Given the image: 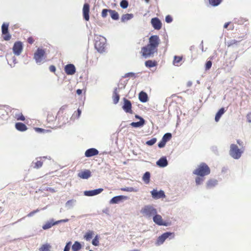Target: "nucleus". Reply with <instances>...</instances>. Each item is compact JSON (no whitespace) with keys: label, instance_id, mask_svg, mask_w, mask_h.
Instances as JSON below:
<instances>
[{"label":"nucleus","instance_id":"f257e3e1","mask_svg":"<svg viewBox=\"0 0 251 251\" xmlns=\"http://www.w3.org/2000/svg\"><path fill=\"white\" fill-rule=\"evenodd\" d=\"M140 213L143 216L147 219H151L153 217L154 215L157 213L156 209L151 204L145 205L140 210Z\"/></svg>","mask_w":251,"mask_h":251},{"label":"nucleus","instance_id":"f03ea898","mask_svg":"<svg viewBox=\"0 0 251 251\" xmlns=\"http://www.w3.org/2000/svg\"><path fill=\"white\" fill-rule=\"evenodd\" d=\"M210 170L208 165L205 163H201L198 168L193 172V174L200 176H204L209 175Z\"/></svg>","mask_w":251,"mask_h":251},{"label":"nucleus","instance_id":"7ed1b4c3","mask_svg":"<svg viewBox=\"0 0 251 251\" xmlns=\"http://www.w3.org/2000/svg\"><path fill=\"white\" fill-rule=\"evenodd\" d=\"M95 47L97 51L100 53H102L105 51L106 39L101 36H96Z\"/></svg>","mask_w":251,"mask_h":251},{"label":"nucleus","instance_id":"20e7f679","mask_svg":"<svg viewBox=\"0 0 251 251\" xmlns=\"http://www.w3.org/2000/svg\"><path fill=\"white\" fill-rule=\"evenodd\" d=\"M244 151L240 149L237 145L234 144H231L230 146V150L229 151V154L230 156L234 159H239Z\"/></svg>","mask_w":251,"mask_h":251},{"label":"nucleus","instance_id":"39448f33","mask_svg":"<svg viewBox=\"0 0 251 251\" xmlns=\"http://www.w3.org/2000/svg\"><path fill=\"white\" fill-rule=\"evenodd\" d=\"M157 50L149 46L143 47L141 49V52L142 56L145 58H148L153 57L155 53H157Z\"/></svg>","mask_w":251,"mask_h":251},{"label":"nucleus","instance_id":"423d86ee","mask_svg":"<svg viewBox=\"0 0 251 251\" xmlns=\"http://www.w3.org/2000/svg\"><path fill=\"white\" fill-rule=\"evenodd\" d=\"M45 51L44 50L38 48L34 53V59L36 63L41 64L46 61Z\"/></svg>","mask_w":251,"mask_h":251},{"label":"nucleus","instance_id":"0eeeda50","mask_svg":"<svg viewBox=\"0 0 251 251\" xmlns=\"http://www.w3.org/2000/svg\"><path fill=\"white\" fill-rule=\"evenodd\" d=\"M160 39L158 35H151L149 39V46L157 50L160 44Z\"/></svg>","mask_w":251,"mask_h":251},{"label":"nucleus","instance_id":"6e6552de","mask_svg":"<svg viewBox=\"0 0 251 251\" xmlns=\"http://www.w3.org/2000/svg\"><path fill=\"white\" fill-rule=\"evenodd\" d=\"M9 23H3L1 25V32L3 36V39L5 41H9L11 38V35L8 32Z\"/></svg>","mask_w":251,"mask_h":251},{"label":"nucleus","instance_id":"1a4fd4ad","mask_svg":"<svg viewBox=\"0 0 251 251\" xmlns=\"http://www.w3.org/2000/svg\"><path fill=\"white\" fill-rule=\"evenodd\" d=\"M173 234V233L170 232H166L164 233L161 236H159L158 237L155 242V245L156 246H160L162 245L168 238H169Z\"/></svg>","mask_w":251,"mask_h":251},{"label":"nucleus","instance_id":"9d476101","mask_svg":"<svg viewBox=\"0 0 251 251\" xmlns=\"http://www.w3.org/2000/svg\"><path fill=\"white\" fill-rule=\"evenodd\" d=\"M23 49V44L21 42L18 41L16 42L13 47V53L16 55H20Z\"/></svg>","mask_w":251,"mask_h":251},{"label":"nucleus","instance_id":"9b49d317","mask_svg":"<svg viewBox=\"0 0 251 251\" xmlns=\"http://www.w3.org/2000/svg\"><path fill=\"white\" fill-rule=\"evenodd\" d=\"M128 197L123 195L116 196L113 197L110 201V204H118L124 201L127 200Z\"/></svg>","mask_w":251,"mask_h":251},{"label":"nucleus","instance_id":"f8f14e48","mask_svg":"<svg viewBox=\"0 0 251 251\" xmlns=\"http://www.w3.org/2000/svg\"><path fill=\"white\" fill-rule=\"evenodd\" d=\"M152 197L155 200H158L165 197V193L163 190L157 191L156 189H153L151 192Z\"/></svg>","mask_w":251,"mask_h":251},{"label":"nucleus","instance_id":"ddd939ff","mask_svg":"<svg viewBox=\"0 0 251 251\" xmlns=\"http://www.w3.org/2000/svg\"><path fill=\"white\" fill-rule=\"evenodd\" d=\"M152 219L153 222L157 225L164 226H168V224L163 221L161 216L157 214V213L154 215V216L152 217Z\"/></svg>","mask_w":251,"mask_h":251},{"label":"nucleus","instance_id":"4468645a","mask_svg":"<svg viewBox=\"0 0 251 251\" xmlns=\"http://www.w3.org/2000/svg\"><path fill=\"white\" fill-rule=\"evenodd\" d=\"M131 105V103L130 100L126 98H124V105L122 108L126 113H132Z\"/></svg>","mask_w":251,"mask_h":251},{"label":"nucleus","instance_id":"2eb2a0df","mask_svg":"<svg viewBox=\"0 0 251 251\" xmlns=\"http://www.w3.org/2000/svg\"><path fill=\"white\" fill-rule=\"evenodd\" d=\"M151 24L152 27L155 30H159L162 27V23L161 21L157 17L153 18L151 19Z\"/></svg>","mask_w":251,"mask_h":251},{"label":"nucleus","instance_id":"dca6fc26","mask_svg":"<svg viewBox=\"0 0 251 251\" xmlns=\"http://www.w3.org/2000/svg\"><path fill=\"white\" fill-rule=\"evenodd\" d=\"M64 70L65 73L68 75H73L76 71L75 65L72 64L66 65L65 66Z\"/></svg>","mask_w":251,"mask_h":251},{"label":"nucleus","instance_id":"f3484780","mask_svg":"<svg viewBox=\"0 0 251 251\" xmlns=\"http://www.w3.org/2000/svg\"><path fill=\"white\" fill-rule=\"evenodd\" d=\"M89 11L90 5L88 3H85L83 5L82 12L83 18L87 21L89 20Z\"/></svg>","mask_w":251,"mask_h":251},{"label":"nucleus","instance_id":"a211bd4d","mask_svg":"<svg viewBox=\"0 0 251 251\" xmlns=\"http://www.w3.org/2000/svg\"><path fill=\"white\" fill-rule=\"evenodd\" d=\"M103 190V189L102 188H98L92 190L85 191L84 192V194L86 196H94L100 194Z\"/></svg>","mask_w":251,"mask_h":251},{"label":"nucleus","instance_id":"6ab92c4d","mask_svg":"<svg viewBox=\"0 0 251 251\" xmlns=\"http://www.w3.org/2000/svg\"><path fill=\"white\" fill-rule=\"evenodd\" d=\"M99 151L95 148H90L87 150L85 152V156L87 157H92L98 155Z\"/></svg>","mask_w":251,"mask_h":251},{"label":"nucleus","instance_id":"aec40b11","mask_svg":"<svg viewBox=\"0 0 251 251\" xmlns=\"http://www.w3.org/2000/svg\"><path fill=\"white\" fill-rule=\"evenodd\" d=\"M168 164V160L166 157L163 156L161 157L157 162L156 165L159 167L164 168L166 167Z\"/></svg>","mask_w":251,"mask_h":251},{"label":"nucleus","instance_id":"412c9836","mask_svg":"<svg viewBox=\"0 0 251 251\" xmlns=\"http://www.w3.org/2000/svg\"><path fill=\"white\" fill-rule=\"evenodd\" d=\"M91 176V173L89 170H85L78 174V176L83 179H88Z\"/></svg>","mask_w":251,"mask_h":251},{"label":"nucleus","instance_id":"4be33fe9","mask_svg":"<svg viewBox=\"0 0 251 251\" xmlns=\"http://www.w3.org/2000/svg\"><path fill=\"white\" fill-rule=\"evenodd\" d=\"M145 124V120L144 119H140V121L137 122H132L130 126L133 127L138 128L142 127Z\"/></svg>","mask_w":251,"mask_h":251},{"label":"nucleus","instance_id":"5701e85b","mask_svg":"<svg viewBox=\"0 0 251 251\" xmlns=\"http://www.w3.org/2000/svg\"><path fill=\"white\" fill-rule=\"evenodd\" d=\"M139 99L142 102H146L148 100V96L146 93L141 91L139 94Z\"/></svg>","mask_w":251,"mask_h":251},{"label":"nucleus","instance_id":"b1692460","mask_svg":"<svg viewBox=\"0 0 251 251\" xmlns=\"http://www.w3.org/2000/svg\"><path fill=\"white\" fill-rule=\"evenodd\" d=\"M218 184V181L215 179H209L206 183V187L208 189L212 188Z\"/></svg>","mask_w":251,"mask_h":251},{"label":"nucleus","instance_id":"393cba45","mask_svg":"<svg viewBox=\"0 0 251 251\" xmlns=\"http://www.w3.org/2000/svg\"><path fill=\"white\" fill-rule=\"evenodd\" d=\"M225 112V110L224 108L223 107L220 109L215 115V121L216 122H219L221 117L224 114Z\"/></svg>","mask_w":251,"mask_h":251},{"label":"nucleus","instance_id":"a878e982","mask_svg":"<svg viewBox=\"0 0 251 251\" xmlns=\"http://www.w3.org/2000/svg\"><path fill=\"white\" fill-rule=\"evenodd\" d=\"M16 128L20 131H24L27 129L26 126L22 123H17L15 125Z\"/></svg>","mask_w":251,"mask_h":251},{"label":"nucleus","instance_id":"bb28decb","mask_svg":"<svg viewBox=\"0 0 251 251\" xmlns=\"http://www.w3.org/2000/svg\"><path fill=\"white\" fill-rule=\"evenodd\" d=\"M76 203V200L72 199L68 201L65 203V207L67 209H71L74 207Z\"/></svg>","mask_w":251,"mask_h":251},{"label":"nucleus","instance_id":"cd10ccee","mask_svg":"<svg viewBox=\"0 0 251 251\" xmlns=\"http://www.w3.org/2000/svg\"><path fill=\"white\" fill-rule=\"evenodd\" d=\"M112 99L114 104H117L119 100L120 96L117 92V88H116L113 92Z\"/></svg>","mask_w":251,"mask_h":251},{"label":"nucleus","instance_id":"c85d7f7f","mask_svg":"<svg viewBox=\"0 0 251 251\" xmlns=\"http://www.w3.org/2000/svg\"><path fill=\"white\" fill-rule=\"evenodd\" d=\"M53 226V219H50V221H47L45 225L42 226V228L44 230L48 229Z\"/></svg>","mask_w":251,"mask_h":251},{"label":"nucleus","instance_id":"c756f323","mask_svg":"<svg viewBox=\"0 0 251 251\" xmlns=\"http://www.w3.org/2000/svg\"><path fill=\"white\" fill-rule=\"evenodd\" d=\"M109 13L111 18L114 20H117L119 18V14L115 10L110 9Z\"/></svg>","mask_w":251,"mask_h":251},{"label":"nucleus","instance_id":"7c9ffc66","mask_svg":"<svg viewBox=\"0 0 251 251\" xmlns=\"http://www.w3.org/2000/svg\"><path fill=\"white\" fill-rule=\"evenodd\" d=\"M133 17V15L132 14H126L122 16L121 21L122 22H125L131 19Z\"/></svg>","mask_w":251,"mask_h":251},{"label":"nucleus","instance_id":"2f4dec72","mask_svg":"<svg viewBox=\"0 0 251 251\" xmlns=\"http://www.w3.org/2000/svg\"><path fill=\"white\" fill-rule=\"evenodd\" d=\"M51 246L48 243L43 245L39 249V251H50Z\"/></svg>","mask_w":251,"mask_h":251},{"label":"nucleus","instance_id":"473e14b6","mask_svg":"<svg viewBox=\"0 0 251 251\" xmlns=\"http://www.w3.org/2000/svg\"><path fill=\"white\" fill-rule=\"evenodd\" d=\"M122 191H126L129 192H136L138 191V189L137 188H134L132 187H123L121 189Z\"/></svg>","mask_w":251,"mask_h":251},{"label":"nucleus","instance_id":"72a5a7b5","mask_svg":"<svg viewBox=\"0 0 251 251\" xmlns=\"http://www.w3.org/2000/svg\"><path fill=\"white\" fill-rule=\"evenodd\" d=\"M81 248L80 243L77 241H75L73 245L72 249L73 251H78Z\"/></svg>","mask_w":251,"mask_h":251},{"label":"nucleus","instance_id":"f704fd0d","mask_svg":"<svg viewBox=\"0 0 251 251\" xmlns=\"http://www.w3.org/2000/svg\"><path fill=\"white\" fill-rule=\"evenodd\" d=\"M151 174L150 172H146L143 175V180L144 181V182L148 184L150 182V179Z\"/></svg>","mask_w":251,"mask_h":251},{"label":"nucleus","instance_id":"c9c22d12","mask_svg":"<svg viewBox=\"0 0 251 251\" xmlns=\"http://www.w3.org/2000/svg\"><path fill=\"white\" fill-rule=\"evenodd\" d=\"M156 65V62L151 60H147L145 62V66L148 68H151Z\"/></svg>","mask_w":251,"mask_h":251},{"label":"nucleus","instance_id":"e433bc0d","mask_svg":"<svg viewBox=\"0 0 251 251\" xmlns=\"http://www.w3.org/2000/svg\"><path fill=\"white\" fill-rule=\"evenodd\" d=\"M173 64L175 66H178V63L182 60V57L181 56H175L174 57Z\"/></svg>","mask_w":251,"mask_h":251},{"label":"nucleus","instance_id":"4c0bfd02","mask_svg":"<svg viewBox=\"0 0 251 251\" xmlns=\"http://www.w3.org/2000/svg\"><path fill=\"white\" fill-rule=\"evenodd\" d=\"M222 2V0H209V4L213 6L219 5Z\"/></svg>","mask_w":251,"mask_h":251},{"label":"nucleus","instance_id":"58836bf2","mask_svg":"<svg viewBox=\"0 0 251 251\" xmlns=\"http://www.w3.org/2000/svg\"><path fill=\"white\" fill-rule=\"evenodd\" d=\"M172 136L171 133H166L163 135L162 139L166 143L171 139Z\"/></svg>","mask_w":251,"mask_h":251},{"label":"nucleus","instance_id":"ea45409f","mask_svg":"<svg viewBox=\"0 0 251 251\" xmlns=\"http://www.w3.org/2000/svg\"><path fill=\"white\" fill-rule=\"evenodd\" d=\"M42 165L43 163L40 160H37L36 162H32V165H34L33 167L36 169L40 168L42 167Z\"/></svg>","mask_w":251,"mask_h":251},{"label":"nucleus","instance_id":"a19ab883","mask_svg":"<svg viewBox=\"0 0 251 251\" xmlns=\"http://www.w3.org/2000/svg\"><path fill=\"white\" fill-rule=\"evenodd\" d=\"M94 233L92 231H89L87 232L84 235V238L87 241H89L92 238Z\"/></svg>","mask_w":251,"mask_h":251},{"label":"nucleus","instance_id":"79ce46f5","mask_svg":"<svg viewBox=\"0 0 251 251\" xmlns=\"http://www.w3.org/2000/svg\"><path fill=\"white\" fill-rule=\"evenodd\" d=\"M128 6V2L126 0H122L120 2V6L123 9L126 8Z\"/></svg>","mask_w":251,"mask_h":251},{"label":"nucleus","instance_id":"37998d69","mask_svg":"<svg viewBox=\"0 0 251 251\" xmlns=\"http://www.w3.org/2000/svg\"><path fill=\"white\" fill-rule=\"evenodd\" d=\"M92 243L95 246H99V237L98 235H96L95 237V238L92 240Z\"/></svg>","mask_w":251,"mask_h":251},{"label":"nucleus","instance_id":"c03bdc74","mask_svg":"<svg viewBox=\"0 0 251 251\" xmlns=\"http://www.w3.org/2000/svg\"><path fill=\"white\" fill-rule=\"evenodd\" d=\"M156 141L157 139L156 138H153L147 141L146 144L148 146H152L156 143Z\"/></svg>","mask_w":251,"mask_h":251},{"label":"nucleus","instance_id":"a18cd8bd","mask_svg":"<svg viewBox=\"0 0 251 251\" xmlns=\"http://www.w3.org/2000/svg\"><path fill=\"white\" fill-rule=\"evenodd\" d=\"M202 177L203 176H200L196 178V183L197 185H199L202 184V182L204 181V178Z\"/></svg>","mask_w":251,"mask_h":251},{"label":"nucleus","instance_id":"49530a36","mask_svg":"<svg viewBox=\"0 0 251 251\" xmlns=\"http://www.w3.org/2000/svg\"><path fill=\"white\" fill-rule=\"evenodd\" d=\"M239 42L235 39L231 40L227 42V45L228 47L232 46L234 44H237Z\"/></svg>","mask_w":251,"mask_h":251},{"label":"nucleus","instance_id":"de8ad7c7","mask_svg":"<svg viewBox=\"0 0 251 251\" xmlns=\"http://www.w3.org/2000/svg\"><path fill=\"white\" fill-rule=\"evenodd\" d=\"M123 77H125V78L128 77L135 78L136 77V75L135 73H132V72H130V73H126Z\"/></svg>","mask_w":251,"mask_h":251},{"label":"nucleus","instance_id":"09e8293b","mask_svg":"<svg viewBox=\"0 0 251 251\" xmlns=\"http://www.w3.org/2000/svg\"><path fill=\"white\" fill-rule=\"evenodd\" d=\"M15 118L17 120L24 121L25 120V117L22 113L16 114Z\"/></svg>","mask_w":251,"mask_h":251},{"label":"nucleus","instance_id":"8fccbe9b","mask_svg":"<svg viewBox=\"0 0 251 251\" xmlns=\"http://www.w3.org/2000/svg\"><path fill=\"white\" fill-rule=\"evenodd\" d=\"M110 9H103L102 10L101 16L103 18H105L107 15V13H109Z\"/></svg>","mask_w":251,"mask_h":251},{"label":"nucleus","instance_id":"3c124183","mask_svg":"<svg viewBox=\"0 0 251 251\" xmlns=\"http://www.w3.org/2000/svg\"><path fill=\"white\" fill-rule=\"evenodd\" d=\"M212 62L211 61H208L205 64V70H208L210 69L212 66Z\"/></svg>","mask_w":251,"mask_h":251},{"label":"nucleus","instance_id":"603ef678","mask_svg":"<svg viewBox=\"0 0 251 251\" xmlns=\"http://www.w3.org/2000/svg\"><path fill=\"white\" fill-rule=\"evenodd\" d=\"M165 21L167 23H171L173 21V18L170 15H168L165 17Z\"/></svg>","mask_w":251,"mask_h":251},{"label":"nucleus","instance_id":"864d4df0","mask_svg":"<svg viewBox=\"0 0 251 251\" xmlns=\"http://www.w3.org/2000/svg\"><path fill=\"white\" fill-rule=\"evenodd\" d=\"M166 144V143L162 139L161 141L158 143V146L159 148H162L165 146Z\"/></svg>","mask_w":251,"mask_h":251},{"label":"nucleus","instance_id":"5fc2aeb1","mask_svg":"<svg viewBox=\"0 0 251 251\" xmlns=\"http://www.w3.org/2000/svg\"><path fill=\"white\" fill-rule=\"evenodd\" d=\"M40 211L39 209H37L35 210H34L31 212H30L29 214H28L27 216L28 217H32L33 216L35 213L38 212Z\"/></svg>","mask_w":251,"mask_h":251},{"label":"nucleus","instance_id":"6e6d98bb","mask_svg":"<svg viewBox=\"0 0 251 251\" xmlns=\"http://www.w3.org/2000/svg\"><path fill=\"white\" fill-rule=\"evenodd\" d=\"M71 242L67 243L64 248V251H69L70 249Z\"/></svg>","mask_w":251,"mask_h":251},{"label":"nucleus","instance_id":"4d7b16f0","mask_svg":"<svg viewBox=\"0 0 251 251\" xmlns=\"http://www.w3.org/2000/svg\"><path fill=\"white\" fill-rule=\"evenodd\" d=\"M246 118L247 121L249 123H251V112H249V113L247 114Z\"/></svg>","mask_w":251,"mask_h":251},{"label":"nucleus","instance_id":"13d9d810","mask_svg":"<svg viewBox=\"0 0 251 251\" xmlns=\"http://www.w3.org/2000/svg\"><path fill=\"white\" fill-rule=\"evenodd\" d=\"M49 69H50V71L51 72H55V71H56V68L53 65L50 66Z\"/></svg>","mask_w":251,"mask_h":251},{"label":"nucleus","instance_id":"bf43d9fd","mask_svg":"<svg viewBox=\"0 0 251 251\" xmlns=\"http://www.w3.org/2000/svg\"><path fill=\"white\" fill-rule=\"evenodd\" d=\"M35 130L39 132H44L45 131V130L44 129L39 128V127L36 128Z\"/></svg>","mask_w":251,"mask_h":251},{"label":"nucleus","instance_id":"052dcab7","mask_svg":"<svg viewBox=\"0 0 251 251\" xmlns=\"http://www.w3.org/2000/svg\"><path fill=\"white\" fill-rule=\"evenodd\" d=\"M12 60H13V62L14 63V65H12V64H10V65L11 67H14L15 64H16L17 63L16 58L15 57H13Z\"/></svg>","mask_w":251,"mask_h":251},{"label":"nucleus","instance_id":"680f3d73","mask_svg":"<svg viewBox=\"0 0 251 251\" xmlns=\"http://www.w3.org/2000/svg\"><path fill=\"white\" fill-rule=\"evenodd\" d=\"M27 42H28L29 44H32V43H33L34 40H33V38H32V37H29V38L27 39Z\"/></svg>","mask_w":251,"mask_h":251},{"label":"nucleus","instance_id":"e2e57ef3","mask_svg":"<svg viewBox=\"0 0 251 251\" xmlns=\"http://www.w3.org/2000/svg\"><path fill=\"white\" fill-rule=\"evenodd\" d=\"M60 223H61V220H60L56 221H54V220L53 219V226L57 225V224H60Z\"/></svg>","mask_w":251,"mask_h":251},{"label":"nucleus","instance_id":"0e129e2a","mask_svg":"<svg viewBox=\"0 0 251 251\" xmlns=\"http://www.w3.org/2000/svg\"><path fill=\"white\" fill-rule=\"evenodd\" d=\"M77 118H78L81 115V111L79 108H78L77 110Z\"/></svg>","mask_w":251,"mask_h":251},{"label":"nucleus","instance_id":"69168bd1","mask_svg":"<svg viewBox=\"0 0 251 251\" xmlns=\"http://www.w3.org/2000/svg\"><path fill=\"white\" fill-rule=\"evenodd\" d=\"M76 94L78 95H80L82 94V90L81 89H77L76 90Z\"/></svg>","mask_w":251,"mask_h":251},{"label":"nucleus","instance_id":"338daca9","mask_svg":"<svg viewBox=\"0 0 251 251\" xmlns=\"http://www.w3.org/2000/svg\"><path fill=\"white\" fill-rule=\"evenodd\" d=\"M61 220V223H66V222H68L69 221V219H62V220Z\"/></svg>","mask_w":251,"mask_h":251},{"label":"nucleus","instance_id":"774afa93","mask_svg":"<svg viewBox=\"0 0 251 251\" xmlns=\"http://www.w3.org/2000/svg\"><path fill=\"white\" fill-rule=\"evenodd\" d=\"M229 23H230L229 22H227V23H225L224 25V27L225 28H226L228 27V25H229Z\"/></svg>","mask_w":251,"mask_h":251}]
</instances>
